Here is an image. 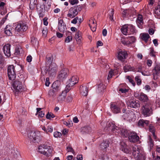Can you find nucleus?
Returning <instances> with one entry per match:
<instances>
[{
  "instance_id": "nucleus-1",
  "label": "nucleus",
  "mask_w": 160,
  "mask_h": 160,
  "mask_svg": "<svg viewBox=\"0 0 160 160\" xmlns=\"http://www.w3.org/2000/svg\"><path fill=\"white\" fill-rule=\"evenodd\" d=\"M132 155L136 160H145V154L135 144L132 146Z\"/></svg>"
},
{
  "instance_id": "nucleus-2",
  "label": "nucleus",
  "mask_w": 160,
  "mask_h": 160,
  "mask_svg": "<svg viewBox=\"0 0 160 160\" xmlns=\"http://www.w3.org/2000/svg\"><path fill=\"white\" fill-rule=\"evenodd\" d=\"M108 127L110 129L112 130L113 133L117 132L120 133L121 135L124 137H127L128 136L130 133L129 131L127 130L123 129H119V128L116 126L115 125L112 123H109Z\"/></svg>"
},
{
  "instance_id": "nucleus-3",
  "label": "nucleus",
  "mask_w": 160,
  "mask_h": 160,
  "mask_svg": "<svg viewBox=\"0 0 160 160\" xmlns=\"http://www.w3.org/2000/svg\"><path fill=\"white\" fill-rule=\"evenodd\" d=\"M14 33L19 34L20 33L26 31L28 28V26L25 23L19 22L18 23L14 24Z\"/></svg>"
},
{
  "instance_id": "nucleus-4",
  "label": "nucleus",
  "mask_w": 160,
  "mask_h": 160,
  "mask_svg": "<svg viewBox=\"0 0 160 160\" xmlns=\"http://www.w3.org/2000/svg\"><path fill=\"white\" fill-rule=\"evenodd\" d=\"M82 9V7L80 5L76 6L71 8L67 15L68 17L72 18L78 14L79 11Z\"/></svg>"
},
{
  "instance_id": "nucleus-5",
  "label": "nucleus",
  "mask_w": 160,
  "mask_h": 160,
  "mask_svg": "<svg viewBox=\"0 0 160 160\" xmlns=\"http://www.w3.org/2000/svg\"><path fill=\"white\" fill-rule=\"evenodd\" d=\"M28 137L31 142H38L41 139L40 132L38 131L31 132L28 134Z\"/></svg>"
},
{
  "instance_id": "nucleus-6",
  "label": "nucleus",
  "mask_w": 160,
  "mask_h": 160,
  "mask_svg": "<svg viewBox=\"0 0 160 160\" xmlns=\"http://www.w3.org/2000/svg\"><path fill=\"white\" fill-rule=\"evenodd\" d=\"M141 111L142 113L145 117L149 116L152 114V111L150 104L143 105Z\"/></svg>"
},
{
  "instance_id": "nucleus-7",
  "label": "nucleus",
  "mask_w": 160,
  "mask_h": 160,
  "mask_svg": "<svg viewBox=\"0 0 160 160\" xmlns=\"http://www.w3.org/2000/svg\"><path fill=\"white\" fill-rule=\"evenodd\" d=\"M39 152L47 156L49 155L52 152V150L50 146L42 145L38 147Z\"/></svg>"
},
{
  "instance_id": "nucleus-8",
  "label": "nucleus",
  "mask_w": 160,
  "mask_h": 160,
  "mask_svg": "<svg viewBox=\"0 0 160 160\" xmlns=\"http://www.w3.org/2000/svg\"><path fill=\"white\" fill-rule=\"evenodd\" d=\"M126 111V110L124 109H123L122 111L123 113H125L122 116L124 119L130 122L133 119H134L135 114L133 112L128 110L125 113Z\"/></svg>"
},
{
  "instance_id": "nucleus-9",
  "label": "nucleus",
  "mask_w": 160,
  "mask_h": 160,
  "mask_svg": "<svg viewBox=\"0 0 160 160\" xmlns=\"http://www.w3.org/2000/svg\"><path fill=\"white\" fill-rule=\"evenodd\" d=\"M8 75L10 80H14L16 77L15 67L13 65H9L7 68Z\"/></svg>"
},
{
  "instance_id": "nucleus-10",
  "label": "nucleus",
  "mask_w": 160,
  "mask_h": 160,
  "mask_svg": "<svg viewBox=\"0 0 160 160\" xmlns=\"http://www.w3.org/2000/svg\"><path fill=\"white\" fill-rule=\"evenodd\" d=\"M47 69L49 76H54L55 75L57 71V66L55 63H52L47 67Z\"/></svg>"
},
{
  "instance_id": "nucleus-11",
  "label": "nucleus",
  "mask_w": 160,
  "mask_h": 160,
  "mask_svg": "<svg viewBox=\"0 0 160 160\" xmlns=\"http://www.w3.org/2000/svg\"><path fill=\"white\" fill-rule=\"evenodd\" d=\"M78 82V78L77 76H73L67 82V85L66 88L67 89H71V87L73 86Z\"/></svg>"
},
{
  "instance_id": "nucleus-12",
  "label": "nucleus",
  "mask_w": 160,
  "mask_h": 160,
  "mask_svg": "<svg viewBox=\"0 0 160 160\" xmlns=\"http://www.w3.org/2000/svg\"><path fill=\"white\" fill-rule=\"evenodd\" d=\"M12 85L14 89V91L16 93H18L22 89V83L18 80H17L14 81Z\"/></svg>"
},
{
  "instance_id": "nucleus-13",
  "label": "nucleus",
  "mask_w": 160,
  "mask_h": 160,
  "mask_svg": "<svg viewBox=\"0 0 160 160\" xmlns=\"http://www.w3.org/2000/svg\"><path fill=\"white\" fill-rule=\"evenodd\" d=\"M136 41V38L134 36H131L125 39H122L121 42L125 45L129 46L132 43H134Z\"/></svg>"
},
{
  "instance_id": "nucleus-14",
  "label": "nucleus",
  "mask_w": 160,
  "mask_h": 160,
  "mask_svg": "<svg viewBox=\"0 0 160 160\" xmlns=\"http://www.w3.org/2000/svg\"><path fill=\"white\" fill-rule=\"evenodd\" d=\"M4 32L8 36H12L13 33H14V24L12 25H7L4 28Z\"/></svg>"
},
{
  "instance_id": "nucleus-15",
  "label": "nucleus",
  "mask_w": 160,
  "mask_h": 160,
  "mask_svg": "<svg viewBox=\"0 0 160 160\" xmlns=\"http://www.w3.org/2000/svg\"><path fill=\"white\" fill-rule=\"evenodd\" d=\"M128 55V53L125 51L119 50L118 53V58L119 60L123 62L125 60Z\"/></svg>"
},
{
  "instance_id": "nucleus-16",
  "label": "nucleus",
  "mask_w": 160,
  "mask_h": 160,
  "mask_svg": "<svg viewBox=\"0 0 160 160\" xmlns=\"http://www.w3.org/2000/svg\"><path fill=\"white\" fill-rule=\"evenodd\" d=\"M11 45L9 44H6L3 46L2 50L5 55L9 57L11 56Z\"/></svg>"
},
{
  "instance_id": "nucleus-17",
  "label": "nucleus",
  "mask_w": 160,
  "mask_h": 160,
  "mask_svg": "<svg viewBox=\"0 0 160 160\" xmlns=\"http://www.w3.org/2000/svg\"><path fill=\"white\" fill-rule=\"evenodd\" d=\"M128 139L130 142H135L139 140V137L135 132H131L128 136Z\"/></svg>"
},
{
  "instance_id": "nucleus-18",
  "label": "nucleus",
  "mask_w": 160,
  "mask_h": 160,
  "mask_svg": "<svg viewBox=\"0 0 160 160\" xmlns=\"http://www.w3.org/2000/svg\"><path fill=\"white\" fill-rule=\"evenodd\" d=\"M68 72L67 69L64 68L62 69L58 75V78L60 80H63L67 77Z\"/></svg>"
},
{
  "instance_id": "nucleus-19",
  "label": "nucleus",
  "mask_w": 160,
  "mask_h": 160,
  "mask_svg": "<svg viewBox=\"0 0 160 160\" xmlns=\"http://www.w3.org/2000/svg\"><path fill=\"white\" fill-rule=\"evenodd\" d=\"M153 79L156 80L158 78L159 74L160 73V64L156 66L152 71Z\"/></svg>"
},
{
  "instance_id": "nucleus-20",
  "label": "nucleus",
  "mask_w": 160,
  "mask_h": 160,
  "mask_svg": "<svg viewBox=\"0 0 160 160\" xmlns=\"http://www.w3.org/2000/svg\"><path fill=\"white\" fill-rule=\"evenodd\" d=\"M70 89V88L68 89L66 88L64 91H62L61 94L58 98V100L59 102H62L65 101L67 93L69 91Z\"/></svg>"
},
{
  "instance_id": "nucleus-21",
  "label": "nucleus",
  "mask_w": 160,
  "mask_h": 160,
  "mask_svg": "<svg viewBox=\"0 0 160 160\" xmlns=\"http://www.w3.org/2000/svg\"><path fill=\"white\" fill-rule=\"evenodd\" d=\"M58 28L61 32H64L66 30V25H64L62 19L58 20Z\"/></svg>"
},
{
  "instance_id": "nucleus-22",
  "label": "nucleus",
  "mask_w": 160,
  "mask_h": 160,
  "mask_svg": "<svg viewBox=\"0 0 160 160\" xmlns=\"http://www.w3.org/2000/svg\"><path fill=\"white\" fill-rule=\"evenodd\" d=\"M88 87L86 86L82 85L80 87V92L81 94L84 96H86L88 94Z\"/></svg>"
},
{
  "instance_id": "nucleus-23",
  "label": "nucleus",
  "mask_w": 160,
  "mask_h": 160,
  "mask_svg": "<svg viewBox=\"0 0 160 160\" xmlns=\"http://www.w3.org/2000/svg\"><path fill=\"white\" fill-rule=\"evenodd\" d=\"M127 104L128 106L132 108H136L140 106L139 101H136L134 100L130 101Z\"/></svg>"
},
{
  "instance_id": "nucleus-24",
  "label": "nucleus",
  "mask_w": 160,
  "mask_h": 160,
  "mask_svg": "<svg viewBox=\"0 0 160 160\" xmlns=\"http://www.w3.org/2000/svg\"><path fill=\"white\" fill-rule=\"evenodd\" d=\"M138 99L141 101L143 102H149V100L147 95L142 92L140 93Z\"/></svg>"
},
{
  "instance_id": "nucleus-25",
  "label": "nucleus",
  "mask_w": 160,
  "mask_h": 160,
  "mask_svg": "<svg viewBox=\"0 0 160 160\" xmlns=\"http://www.w3.org/2000/svg\"><path fill=\"white\" fill-rule=\"evenodd\" d=\"M120 148L123 152L128 153L129 152V150L127 147L126 144L123 141L121 142L120 143Z\"/></svg>"
},
{
  "instance_id": "nucleus-26",
  "label": "nucleus",
  "mask_w": 160,
  "mask_h": 160,
  "mask_svg": "<svg viewBox=\"0 0 160 160\" xmlns=\"http://www.w3.org/2000/svg\"><path fill=\"white\" fill-rule=\"evenodd\" d=\"M52 87L54 90L58 92L61 89V84L60 81H55L52 85Z\"/></svg>"
},
{
  "instance_id": "nucleus-27",
  "label": "nucleus",
  "mask_w": 160,
  "mask_h": 160,
  "mask_svg": "<svg viewBox=\"0 0 160 160\" xmlns=\"http://www.w3.org/2000/svg\"><path fill=\"white\" fill-rule=\"evenodd\" d=\"M89 25L92 32H94L96 29L97 24L96 21L91 19L89 20Z\"/></svg>"
},
{
  "instance_id": "nucleus-28",
  "label": "nucleus",
  "mask_w": 160,
  "mask_h": 160,
  "mask_svg": "<svg viewBox=\"0 0 160 160\" xmlns=\"http://www.w3.org/2000/svg\"><path fill=\"white\" fill-rule=\"evenodd\" d=\"M108 147H109V142L108 141H103L100 146L101 150L104 152L106 151L107 148Z\"/></svg>"
},
{
  "instance_id": "nucleus-29",
  "label": "nucleus",
  "mask_w": 160,
  "mask_h": 160,
  "mask_svg": "<svg viewBox=\"0 0 160 160\" xmlns=\"http://www.w3.org/2000/svg\"><path fill=\"white\" fill-rule=\"evenodd\" d=\"M128 29V25H124L121 28V30L122 32L124 35H126L130 34V32Z\"/></svg>"
},
{
  "instance_id": "nucleus-30",
  "label": "nucleus",
  "mask_w": 160,
  "mask_h": 160,
  "mask_svg": "<svg viewBox=\"0 0 160 160\" xmlns=\"http://www.w3.org/2000/svg\"><path fill=\"white\" fill-rule=\"evenodd\" d=\"M149 122L148 120H145L143 119H140L138 122V125L140 127H144L148 126Z\"/></svg>"
},
{
  "instance_id": "nucleus-31",
  "label": "nucleus",
  "mask_w": 160,
  "mask_h": 160,
  "mask_svg": "<svg viewBox=\"0 0 160 160\" xmlns=\"http://www.w3.org/2000/svg\"><path fill=\"white\" fill-rule=\"evenodd\" d=\"M110 108L112 111L115 113H117L120 112V109L114 104L112 103L110 105Z\"/></svg>"
},
{
  "instance_id": "nucleus-32",
  "label": "nucleus",
  "mask_w": 160,
  "mask_h": 160,
  "mask_svg": "<svg viewBox=\"0 0 160 160\" xmlns=\"http://www.w3.org/2000/svg\"><path fill=\"white\" fill-rule=\"evenodd\" d=\"M91 132V128L89 126L84 127L81 128V132L82 134L88 133Z\"/></svg>"
},
{
  "instance_id": "nucleus-33",
  "label": "nucleus",
  "mask_w": 160,
  "mask_h": 160,
  "mask_svg": "<svg viewBox=\"0 0 160 160\" xmlns=\"http://www.w3.org/2000/svg\"><path fill=\"white\" fill-rule=\"evenodd\" d=\"M122 14L126 16L128 15L131 16L133 14V11L132 9H124L122 12Z\"/></svg>"
},
{
  "instance_id": "nucleus-34",
  "label": "nucleus",
  "mask_w": 160,
  "mask_h": 160,
  "mask_svg": "<svg viewBox=\"0 0 160 160\" xmlns=\"http://www.w3.org/2000/svg\"><path fill=\"white\" fill-rule=\"evenodd\" d=\"M128 28L130 34H136L137 32V31L135 29V27L132 25H128Z\"/></svg>"
},
{
  "instance_id": "nucleus-35",
  "label": "nucleus",
  "mask_w": 160,
  "mask_h": 160,
  "mask_svg": "<svg viewBox=\"0 0 160 160\" xmlns=\"http://www.w3.org/2000/svg\"><path fill=\"white\" fill-rule=\"evenodd\" d=\"M149 38L150 36L148 33H143L141 35V39L146 42L148 41Z\"/></svg>"
},
{
  "instance_id": "nucleus-36",
  "label": "nucleus",
  "mask_w": 160,
  "mask_h": 160,
  "mask_svg": "<svg viewBox=\"0 0 160 160\" xmlns=\"http://www.w3.org/2000/svg\"><path fill=\"white\" fill-rule=\"evenodd\" d=\"M154 13L155 16H160V2L157 7L155 8Z\"/></svg>"
},
{
  "instance_id": "nucleus-37",
  "label": "nucleus",
  "mask_w": 160,
  "mask_h": 160,
  "mask_svg": "<svg viewBox=\"0 0 160 160\" xmlns=\"http://www.w3.org/2000/svg\"><path fill=\"white\" fill-rule=\"evenodd\" d=\"M149 130L152 133L153 137L155 138L156 137L155 133V128L152 125L150 124L149 125Z\"/></svg>"
},
{
  "instance_id": "nucleus-38",
  "label": "nucleus",
  "mask_w": 160,
  "mask_h": 160,
  "mask_svg": "<svg viewBox=\"0 0 160 160\" xmlns=\"http://www.w3.org/2000/svg\"><path fill=\"white\" fill-rule=\"evenodd\" d=\"M106 88V86L102 83H100L98 85V90L99 92L103 91Z\"/></svg>"
},
{
  "instance_id": "nucleus-39",
  "label": "nucleus",
  "mask_w": 160,
  "mask_h": 160,
  "mask_svg": "<svg viewBox=\"0 0 160 160\" xmlns=\"http://www.w3.org/2000/svg\"><path fill=\"white\" fill-rule=\"evenodd\" d=\"M57 92L53 89L50 90L48 92V95L50 97H54L57 94Z\"/></svg>"
},
{
  "instance_id": "nucleus-40",
  "label": "nucleus",
  "mask_w": 160,
  "mask_h": 160,
  "mask_svg": "<svg viewBox=\"0 0 160 160\" xmlns=\"http://www.w3.org/2000/svg\"><path fill=\"white\" fill-rule=\"evenodd\" d=\"M148 143L150 150H151L153 147V140L150 136H149Z\"/></svg>"
},
{
  "instance_id": "nucleus-41",
  "label": "nucleus",
  "mask_w": 160,
  "mask_h": 160,
  "mask_svg": "<svg viewBox=\"0 0 160 160\" xmlns=\"http://www.w3.org/2000/svg\"><path fill=\"white\" fill-rule=\"evenodd\" d=\"M136 22L138 24V23L143 22L142 17V15L140 14H139L138 15L137 19Z\"/></svg>"
},
{
  "instance_id": "nucleus-42",
  "label": "nucleus",
  "mask_w": 160,
  "mask_h": 160,
  "mask_svg": "<svg viewBox=\"0 0 160 160\" xmlns=\"http://www.w3.org/2000/svg\"><path fill=\"white\" fill-rule=\"evenodd\" d=\"M81 37L79 32H77L75 35V38L77 41L80 42L81 41Z\"/></svg>"
},
{
  "instance_id": "nucleus-43",
  "label": "nucleus",
  "mask_w": 160,
  "mask_h": 160,
  "mask_svg": "<svg viewBox=\"0 0 160 160\" xmlns=\"http://www.w3.org/2000/svg\"><path fill=\"white\" fill-rule=\"evenodd\" d=\"M55 117L54 115L52 113L48 112L46 115V118L49 119H51L52 118H54Z\"/></svg>"
},
{
  "instance_id": "nucleus-44",
  "label": "nucleus",
  "mask_w": 160,
  "mask_h": 160,
  "mask_svg": "<svg viewBox=\"0 0 160 160\" xmlns=\"http://www.w3.org/2000/svg\"><path fill=\"white\" fill-rule=\"evenodd\" d=\"M114 14V10L113 9H111V12L109 14V18L112 21H113V16Z\"/></svg>"
},
{
  "instance_id": "nucleus-45",
  "label": "nucleus",
  "mask_w": 160,
  "mask_h": 160,
  "mask_svg": "<svg viewBox=\"0 0 160 160\" xmlns=\"http://www.w3.org/2000/svg\"><path fill=\"white\" fill-rule=\"evenodd\" d=\"M142 67L140 65L138 66L136 69L134 68L133 70L134 71H136L137 72H140L142 73Z\"/></svg>"
},
{
  "instance_id": "nucleus-46",
  "label": "nucleus",
  "mask_w": 160,
  "mask_h": 160,
  "mask_svg": "<svg viewBox=\"0 0 160 160\" xmlns=\"http://www.w3.org/2000/svg\"><path fill=\"white\" fill-rule=\"evenodd\" d=\"M131 67L130 66L126 65L124 66V70L125 72H127L128 71L133 70V69H131Z\"/></svg>"
},
{
  "instance_id": "nucleus-47",
  "label": "nucleus",
  "mask_w": 160,
  "mask_h": 160,
  "mask_svg": "<svg viewBox=\"0 0 160 160\" xmlns=\"http://www.w3.org/2000/svg\"><path fill=\"white\" fill-rule=\"evenodd\" d=\"M47 29L46 28H43L42 31V36L44 37H46L47 36Z\"/></svg>"
},
{
  "instance_id": "nucleus-48",
  "label": "nucleus",
  "mask_w": 160,
  "mask_h": 160,
  "mask_svg": "<svg viewBox=\"0 0 160 160\" xmlns=\"http://www.w3.org/2000/svg\"><path fill=\"white\" fill-rule=\"evenodd\" d=\"M127 79H128L129 82H131L133 86L135 85V83L134 81L132 80V78L129 76H127L126 77Z\"/></svg>"
},
{
  "instance_id": "nucleus-49",
  "label": "nucleus",
  "mask_w": 160,
  "mask_h": 160,
  "mask_svg": "<svg viewBox=\"0 0 160 160\" xmlns=\"http://www.w3.org/2000/svg\"><path fill=\"white\" fill-rule=\"evenodd\" d=\"M62 133L58 132H56L54 133V136L55 138L60 137L62 136Z\"/></svg>"
},
{
  "instance_id": "nucleus-50",
  "label": "nucleus",
  "mask_w": 160,
  "mask_h": 160,
  "mask_svg": "<svg viewBox=\"0 0 160 160\" xmlns=\"http://www.w3.org/2000/svg\"><path fill=\"white\" fill-rule=\"evenodd\" d=\"M135 80L137 82V84L138 85H139L141 83V80L139 76H137L135 77Z\"/></svg>"
},
{
  "instance_id": "nucleus-51",
  "label": "nucleus",
  "mask_w": 160,
  "mask_h": 160,
  "mask_svg": "<svg viewBox=\"0 0 160 160\" xmlns=\"http://www.w3.org/2000/svg\"><path fill=\"white\" fill-rule=\"evenodd\" d=\"M64 124L65 125H66L68 127H71L72 126L73 124L72 121H71L70 122L68 121V122H64Z\"/></svg>"
},
{
  "instance_id": "nucleus-52",
  "label": "nucleus",
  "mask_w": 160,
  "mask_h": 160,
  "mask_svg": "<svg viewBox=\"0 0 160 160\" xmlns=\"http://www.w3.org/2000/svg\"><path fill=\"white\" fill-rule=\"evenodd\" d=\"M69 2L71 5H74L78 3V0H69Z\"/></svg>"
},
{
  "instance_id": "nucleus-53",
  "label": "nucleus",
  "mask_w": 160,
  "mask_h": 160,
  "mask_svg": "<svg viewBox=\"0 0 160 160\" xmlns=\"http://www.w3.org/2000/svg\"><path fill=\"white\" fill-rule=\"evenodd\" d=\"M82 155H78L77 157H74L73 160H82Z\"/></svg>"
},
{
  "instance_id": "nucleus-54",
  "label": "nucleus",
  "mask_w": 160,
  "mask_h": 160,
  "mask_svg": "<svg viewBox=\"0 0 160 160\" xmlns=\"http://www.w3.org/2000/svg\"><path fill=\"white\" fill-rule=\"evenodd\" d=\"M5 4V3L4 2H0V10L5 9L4 6Z\"/></svg>"
},
{
  "instance_id": "nucleus-55",
  "label": "nucleus",
  "mask_w": 160,
  "mask_h": 160,
  "mask_svg": "<svg viewBox=\"0 0 160 160\" xmlns=\"http://www.w3.org/2000/svg\"><path fill=\"white\" fill-rule=\"evenodd\" d=\"M72 40V37L71 36H69L67 37L66 38L65 42H66L68 43L70 42Z\"/></svg>"
},
{
  "instance_id": "nucleus-56",
  "label": "nucleus",
  "mask_w": 160,
  "mask_h": 160,
  "mask_svg": "<svg viewBox=\"0 0 160 160\" xmlns=\"http://www.w3.org/2000/svg\"><path fill=\"white\" fill-rule=\"evenodd\" d=\"M113 74V73L112 70L110 71L109 72V74L108 76V80L112 77Z\"/></svg>"
},
{
  "instance_id": "nucleus-57",
  "label": "nucleus",
  "mask_w": 160,
  "mask_h": 160,
  "mask_svg": "<svg viewBox=\"0 0 160 160\" xmlns=\"http://www.w3.org/2000/svg\"><path fill=\"white\" fill-rule=\"evenodd\" d=\"M142 73L144 76H149L150 75L149 72L148 71L142 72Z\"/></svg>"
},
{
  "instance_id": "nucleus-58",
  "label": "nucleus",
  "mask_w": 160,
  "mask_h": 160,
  "mask_svg": "<svg viewBox=\"0 0 160 160\" xmlns=\"http://www.w3.org/2000/svg\"><path fill=\"white\" fill-rule=\"evenodd\" d=\"M4 60V57L2 55L0 54V64H2L3 63Z\"/></svg>"
},
{
  "instance_id": "nucleus-59",
  "label": "nucleus",
  "mask_w": 160,
  "mask_h": 160,
  "mask_svg": "<svg viewBox=\"0 0 160 160\" xmlns=\"http://www.w3.org/2000/svg\"><path fill=\"white\" fill-rule=\"evenodd\" d=\"M30 3H31V5L33 4L34 6H37V1L36 0H31L30 1Z\"/></svg>"
},
{
  "instance_id": "nucleus-60",
  "label": "nucleus",
  "mask_w": 160,
  "mask_h": 160,
  "mask_svg": "<svg viewBox=\"0 0 160 160\" xmlns=\"http://www.w3.org/2000/svg\"><path fill=\"white\" fill-rule=\"evenodd\" d=\"M144 88L148 92H149L151 89L150 86L147 85L145 86Z\"/></svg>"
},
{
  "instance_id": "nucleus-61",
  "label": "nucleus",
  "mask_w": 160,
  "mask_h": 160,
  "mask_svg": "<svg viewBox=\"0 0 160 160\" xmlns=\"http://www.w3.org/2000/svg\"><path fill=\"white\" fill-rule=\"evenodd\" d=\"M78 19V17L74 18L73 20L71 21V23L75 24L77 22V21Z\"/></svg>"
},
{
  "instance_id": "nucleus-62",
  "label": "nucleus",
  "mask_w": 160,
  "mask_h": 160,
  "mask_svg": "<svg viewBox=\"0 0 160 160\" xmlns=\"http://www.w3.org/2000/svg\"><path fill=\"white\" fill-rule=\"evenodd\" d=\"M47 130L48 132H52L53 131V128L51 126H48Z\"/></svg>"
},
{
  "instance_id": "nucleus-63",
  "label": "nucleus",
  "mask_w": 160,
  "mask_h": 160,
  "mask_svg": "<svg viewBox=\"0 0 160 160\" xmlns=\"http://www.w3.org/2000/svg\"><path fill=\"white\" fill-rule=\"evenodd\" d=\"M50 83V82H49V78H47L46 79L45 85L46 86L48 87L49 86Z\"/></svg>"
},
{
  "instance_id": "nucleus-64",
  "label": "nucleus",
  "mask_w": 160,
  "mask_h": 160,
  "mask_svg": "<svg viewBox=\"0 0 160 160\" xmlns=\"http://www.w3.org/2000/svg\"><path fill=\"white\" fill-rule=\"evenodd\" d=\"M32 60V57L31 55L28 56L27 58V61L28 62H30Z\"/></svg>"
}]
</instances>
